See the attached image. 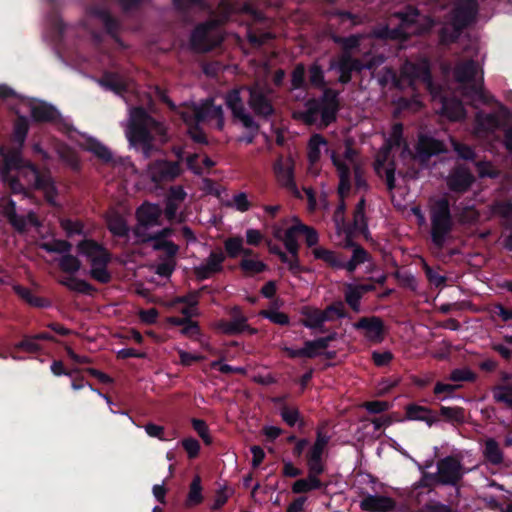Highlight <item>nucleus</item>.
<instances>
[{"mask_svg":"<svg viewBox=\"0 0 512 512\" xmlns=\"http://www.w3.org/2000/svg\"><path fill=\"white\" fill-rule=\"evenodd\" d=\"M49 25L53 33L54 41L60 43L63 40L66 24L55 11H52L49 15Z\"/></svg>","mask_w":512,"mask_h":512,"instance_id":"de8ad7c7","label":"nucleus"},{"mask_svg":"<svg viewBox=\"0 0 512 512\" xmlns=\"http://www.w3.org/2000/svg\"><path fill=\"white\" fill-rule=\"evenodd\" d=\"M182 172L178 161L159 160L152 167V180L154 182L172 181Z\"/></svg>","mask_w":512,"mask_h":512,"instance_id":"412c9836","label":"nucleus"},{"mask_svg":"<svg viewBox=\"0 0 512 512\" xmlns=\"http://www.w3.org/2000/svg\"><path fill=\"white\" fill-rule=\"evenodd\" d=\"M202 487H201V480L199 476H196L191 485H190V491L187 497V505L188 506H195L201 503L202 501Z\"/></svg>","mask_w":512,"mask_h":512,"instance_id":"680f3d73","label":"nucleus"},{"mask_svg":"<svg viewBox=\"0 0 512 512\" xmlns=\"http://www.w3.org/2000/svg\"><path fill=\"white\" fill-rule=\"evenodd\" d=\"M77 251L88 258L91 264L89 275L93 280L101 284H108L112 280L108 270L112 255L103 244L94 239H83L77 244Z\"/></svg>","mask_w":512,"mask_h":512,"instance_id":"f03ea898","label":"nucleus"},{"mask_svg":"<svg viewBox=\"0 0 512 512\" xmlns=\"http://www.w3.org/2000/svg\"><path fill=\"white\" fill-rule=\"evenodd\" d=\"M225 206L234 207L240 212H246L251 208V203L248 200L247 194L245 192H240L233 196L232 201L226 202Z\"/></svg>","mask_w":512,"mask_h":512,"instance_id":"69168bd1","label":"nucleus"},{"mask_svg":"<svg viewBox=\"0 0 512 512\" xmlns=\"http://www.w3.org/2000/svg\"><path fill=\"white\" fill-rule=\"evenodd\" d=\"M98 84L105 90L112 91L117 95L127 92V84L121 75L116 72L105 71L102 76L97 79Z\"/></svg>","mask_w":512,"mask_h":512,"instance_id":"bb28decb","label":"nucleus"},{"mask_svg":"<svg viewBox=\"0 0 512 512\" xmlns=\"http://www.w3.org/2000/svg\"><path fill=\"white\" fill-rule=\"evenodd\" d=\"M226 254L230 258H237L243 251V238L240 236L229 237L224 242Z\"/></svg>","mask_w":512,"mask_h":512,"instance_id":"bf43d9fd","label":"nucleus"},{"mask_svg":"<svg viewBox=\"0 0 512 512\" xmlns=\"http://www.w3.org/2000/svg\"><path fill=\"white\" fill-rule=\"evenodd\" d=\"M309 84L316 89H323L327 87V82L325 80V73L323 68L317 63L314 62L309 66Z\"/></svg>","mask_w":512,"mask_h":512,"instance_id":"37998d69","label":"nucleus"},{"mask_svg":"<svg viewBox=\"0 0 512 512\" xmlns=\"http://www.w3.org/2000/svg\"><path fill=\"white\" fill-rule=\"evenodd\" d=\"M174 234V229L171 227H165L153 234H147L145 235L139 242L141 243H149L153 242V244H158L161 242H170L171 240H168L169 237H171Z\"/></svg>","mask_w":512,"mask_h":512,"instance_id":"13d9d810","label":"nucleus"},{"mask_svg":"<svg viewBox=\"0 0 512 512\" xmlns=\"http://www.w3.org/2000/svg\"><path fill=\"white\" fill-rule=\"evenodd\" d=\"M448 379L452 382H474L476 374L468 368H456L451 371Z\"/></svg>","mask_w":512,"mask_h":512,"instance_id":"0e129e2a","label":"nucleus"},{"mask_svg":"<svg viewBox=\"0 0 512 512\" xmlns=\"http://www.w3.org/2000/svg\"><path fill=\"white\" fill-rule=\"evenodd\" d=\"M249 92L248 105L254 114L264 120H269L275 114V108L269 98L271 89H265L258 84L247 87Z\"/></svg>","mask_w":512,"mask_h":512,"instance_id":"9d476101","label":"nucleus"},{"mask_svg":"<svg viewBox=\"0 0 512 512\" xmlns=\"http://www.w3.org/2000/svg\"><path fill=\"white\" fill-rule=\"evenodd\" d=\"M86 150L93 153L104 163H110L112 161L113 157L109 148L94 138H89L87 140Z\"/></svg>","mask_w":512,"mask_h":512,"instance_id":"58836bf2","label":"nucleus"},{"mask_svg":"<svg viewBox=\"0 0 512 512\" xmlns=\"http://www.w3.org/2000/svg\"><path fill=\"white\" fill-rule=\"evenodd\" d=\"M461 385L459 384H448L437 382L434 386V394L439 399H445L452 397L457 389H459Z\"/></svg>","mask_w":512,"mask_h":512,"instance_id":"774afa93","label":"nucleus"},{"mask_svg":"<svg viewBox=\"0 0 512 512\" xmlns=\"http://www.w3.org/2000/svg\"><path fill=\"white\" fill-rule=\"evenodd\" d=\"M322 486L319 478L314 476L307 475L304 479L297 480L292 487L293 492L295 493H305L314 489H318Z\"/></svg>","mask_w":512,"mask_h":512,"instance_id":"09e8293b","label":"nucleus"},{"mask_svg":"<svg viewBox=\"0 0 512 512\" xmlns=\"http://www.w3.org/2000/svg\"><path fill=\"white\" fill-rule=\"evenodd\" d=\"M429 214L431 242L436 249L442 250L454 228L449 199L441 197L435 200L430 207Z\"/></svg>","mask_w":512,"mask_h":512,"instance_id":"7ed1b4c3","label":"nucleus"},{"mask_svg":"<svg viewBox=\"0 0 512 512\" xmlns=\"http://www.w3.org/2000/svg\"><path fill=\"white\" fill-rule=\"evenodd\" d=\"M442 114L452 121L465 118L466 111L461 101L444 99L442 102Z\"/></svg>","mask_w":512,"mask_h":512,"instance_id":"72a5a7b5","label":"nucleus"},{"mask_svg":"<svg viewBox=\"0 0 512 512\" xmlns=\"http://www.w3.org/2000/svg\"><path fill=\"white\" fill-rule=\"evenodd\" d=\"M322 312L325 314L326 321H332L335 317L339 319H343L348 317V313L345 310L344 304L342 301H335L332 304L328 305Z\"/></svg>","mask_w":512,"mask_h":512,"instance_id":"4d7b16f0","label":"nucleus"},{"mask_svg":"<svg viewBox=\"0 0 512 512\" xmlns=\"http://www.w3.org/2000/svg\"><path fill=\"white\" fill-rule=\"evenodd\" d=\"M21 150L22 148L17 145V148L9 151L5 156L6 166L16 169L20 175L26 177L28 182L33 183L35 189L43 191L46 202L56 207L58 189L50 171H41L37 165L24 159Z\"/></svg>","mask_w":512,"mask_h":512,"instance_id":"f257e3e1","label":"nucleus"},{"mask_svg":"<svg viewBox=\"0 0 512 512\" xmlns=\"http://www.w3.org/2000/svg\"><path fill=\"white\" fill-rule=\"evenodd\" d=\"M59 283L71 291L86 295H91L94 292H96V288L92 284H90L86 280L79 279L73 276L64 280H60Z\"/></svg>","mask_w":512,"mask_h":512,"instance_id":"e433bc0d","label":"nucleus"},{"mask_svg":"<svg viewBox=\"0 0 512 512\" xmlns=\"http://www.w3.org/2000/svg\"><path fill=\"white\" fill-rule=\"evenodd\" d=\"M28 132V118L24 115H18L13 125L12 139L20 148H23Z\"/></svg>","mask_w":512,"mask_h":512,"instance_id":"f704fd0d","label":"nucleus"},{"mask_svg":"<svg viewBox=\"0 0 512 512\" xmlns=\"http://www.w3.org/2000/svg\"><path fill=\"white\" fill-rule=\"evenodd\" d=\"M231 320H220L217 327L226 335H237L244 331L254 335L257 333V329L252 328L247 323V317L243 315L240 307L235 306L232 308Z\"/></svg>","mask_w":512,"mask_h":512,"instance_id":"2eb2a0df","label":"nucleus"},{"mask_svg":"<svg viewBox=\"0 0 512 512\" xmlns=\"http://www.w3.org/2000/svg\"><path fill=\"white\" fill-rule=\"evenodd\" d=\"M312 254L315 259L322 260L332 269H341L342 267V255L333 250L319 246L313 248Z\"/></svg>","mask_w":512,"mask_h":512,"instance_id":"2f4dec72","label":"nucleus"},{"mask_svg":"<svg viewBox=\"0 0 512 512\" xmlns=\"http://www.w3.org/2000/svg\"><path fill=\"white\" fill-rule=\"evenodd\" d=\"M385 158L377 159L375 162V172L382 176V172L385 174L386 186L388 191H393L396 187L395 184V170L396 166L394 161H391L387 167H385Z\"/></svg>","mask_w":512,"mask_h":512,"instance_id":"c9c22d12","label":"nucleus"},{"mask_svg":"<svg viewBox=\"0 0 512 512\" xmlns=\"http://www.w3.org/2000/svg\"><path fill=\"white\" fill-rule=\"evenodd\" d=\"M387 152L393 147H400L404 145V150L409 151V146L403 138V124L395 123L392 126L390 137L387 140Z\"/></svg>","mask_w":512,"mask_h":512,"instance_id":"a18cd8bd","label":"nucleus"},{"mask_svg":"<svg viewBox=\"0 0 512 512\" xmlns=\"http://www.w3.org/2000/svg\"><path fill=\"white\" fill-rule=\"evenodd\" d=\"M13 291L18 297L32 307L48 308L51 306V301L49 299L34 295L29 288L22 285H14Z\"/></svg>","mask_w":512,"mask_h":512,"instance_id":"7c9ffc66","label":"nucleus"},{"mask_svg":"<svg viewBox=\"0 0 512 512\" xmlns=\"http://www.w3.org/2000/svg\"><path fill=\"white\" fill-rule=\"evenodd\" d=\"M367 68H370V66L366 65L361 59L346 53H340L337 59H331L329 62V70L339 72L337 81L342 85L351 82L353 72L360 73Z\"/></svg>","mask_w":512,"mask_h":512,"instance_id":"1a4fd4ad","label":"nucleus"},{"mask_svg":"<svg viewBox=\"0 0 512 512\" xmlns=\"http://www.w3.org/2000/svg\"><path fill=\"white\" fill-rule=\"evenodd\" d=\"M462 31L463 29H460L458 26H452L451 24L442 27L439 31L440 43L444 45L455 43L459 39Z\"/></svg>","mask_w":512,"mask_h":512,"instance_id":"3c124183","label":"nucleus"},{"mask_svg":"<svg viewBox=\"0 0 512 512\" xmlns=\"http://www.w3.org/2000/svg\"><path fill=\"white\" fill-rule=\"evenodd\" d=\"M445 151L446 148L442 141L431 136L420 135L415 147L414 158L418 160L421 165H426L432 156L439 155Z\"/></svg>","mask_w":512,"mask_h":512,"instance_id":"4468645a","label":"nucleus"},{"mask_svg":"<svg viewBox=\"0 0 512 512\" xmlns=\"http://www.w3.org/2000/svg\"><path fill=\"white\" fill-rule=\"evenodd\" d=\"M300 234L305 236V242L308 247H314L319 242V235L315 228L310 227L299 220Z\"/></svg>","mask_w":512,"mask_h":512,"instance_id":"338daca9","label":"nucleus"},{"mask_svg":"<svg viewBox=\"0 0 512 512\" xmlns=\"http://www.w3.org/2000/svg\"><path fill=\"white\" fill-rule=\"evenodd\" d=\"M93 15L103 24L106 33L114 39H117L120 30L119 21L106 8L97 7L93 9Z\"/></svg>","mask_w":512,"mask_h":512,"instance_id":"c756f323","label":"nucleus"},{"mask_svg":"<svg viewBox=\"0 0 512 512\" xmlns=\"http://www.w3.org/2000/svg\"><path fill=\"white\" fill-rule=\"evenodd\" d=\"M331 40L340 45L342 48L341 53L352 55V51L357 50L360 47L361 38L359 35H350L348 37L333 34Z\"/></svg>","mask_w":512,"mask_h":512,"instance_id":"4c0bfd02","label":"nucleus"},{"mask_svg":"<svg viewBox=\"0 0 512 512\" xmlns=\"http://www.w3.org/2000/svg\"><path fill=\"white\" fill-rule=\"evenodd\" d=\"M510 117V110L503 104H498L493 112L478 111L474 117L475 134L482 136L494 133L505 127Z\"/></svg>","mask_w":512,"mask_h":512,"instance_id":"423d86ee","label":"nucleus"},{"mask_svg":"<svg viewBox=\"0 0 512 512\" xmlns=\"http://www.w3.org/2000/svg\"><path fill=\"white\" fill-rule=\"evenodd\" d=\"M478 68L477 62L469 59L455 67L454 77L457 82L463 85V95L465 97L472 101L489 104L493 97L485 92L482 82L478 83L475 79Z\"/></svg>","mask_w":512,"mask_h":512,"instance_id":"20e7f679","label":"nucleus"},{"mask_svg":"<svg viewBox=\"0 0 512 512\" xmlns=\"http://www.w3.org/2000/svg\"><path fill=\"white\" fill-rule=\"evenodd\" d=\"M496 402L512 407V385H497L492 390Z\"/></svg>","mask_w":512,"mask_h":512,"instance_id":"6e6d98bb","label":"nucleus"},{"mask_svg":"<svg viewBox=\"0 0 512 512\" xmlns=\"http://www.w3.org/2000/svg\"><path fill=\"white\" fill-rule=\"evenodd\" d=\"M321 90L322 95L319 99L322 105V124L327 127L337 119V114L340 110V91L329 87Z\"/></svg>","mask_w":512,"mask_h":512,"instance_id":"f3484780","label":"nucleus"},{"mask_svg":"<svg viewBox=\"0 0 512 512\" xmlns=\"http://www.w3.org/2000/svg\"><path fill=\"white\" fill-rule=\"evenodd\" d=\"M301 315L303 318L300 320V323L304 327L318 330L321 333L327 331V328L324 326L326 322L325 314L319 308L303 306L301 308Z\"/></svg>","mask_w":512,"mask_h":512,"instance_id":"5701e85b","label":"nucleus"},{"mask_svg":"<svg viewBox=\"0 0 512 512\" xmlns=\"http://www.w3.org/2000/svg\"><path fill=\"white\" fill-rule=\"evenodd\" d=\"M365 207H366V200H365V198L362 197L356 204V207L353 212V226L357 231H359L363 234L366 231H368L367 218L365 215Z\"/></svg>","mask_w":512,"mask_h":512,"instance_id":"a19ab883","label":"nucleus"},{"mask_svg":"<svg viewBox=\"0 0 512 512\" xmlns=\"http://www.w3.org/2000/svg\"><path fill=\"white\" fill-rule=\"evenodd\" d=\"M0 213L7 219L8 223L19 234L26 233V219L18 215L16 211V202L10 196L0 198Z\"/></svg>","mask_w":512,"mask_h":512,"instance_id":"aec40b11","label":"nucleus"},{"mask_svg":"<svg viewBox=\"0 0 512 512\" xmlns=\"http://www.w3.org/2000/svg\"><path fill=\"white\" fill-rule=\"evenodd\" d=\"M274 172L278 183L284 187L295 198H302L294 178V170L292 166L284 165L278 161L274 165Z\"/></svg>","mask_w":512,"mask_h":512,"instance_id":"4be33fe9","label":"nucleus"},{"mask_svg":"<svg viewBox=\"0 0 512 512\" xmlns=\"http://www.w3.org/2000/svg\"><path fill=\"white\" fill-rule=\"evenodd\" d=\"M226 105L231 110L233 118L240 121L246 129L254 131L259 130V124L246 112L238 89H232L227 93Z\"/></svg>","mask_w":512,"mask_h":512,"instance_id":"ddd939ff","label":"nucleus"},{"mask_svg":"<svg viewBox=\"0 0 512 512\" xmlns=\"http://www.w3.org/2000/svg\"><path fill=\"white\" fill-rule=\"evenodd\" d=\"M308 474L318 478L324 472L322 454L309 452L307 458Z\"/></svg>","mask_w":512,"mask_h":512,"instance_id":"603ef678","label":"nucleus"},{"mask_svg":"<svg viewBox=\"0 0 512 512\" xmlns=\"http://www.w3.org/2000/svg\"><path fill=\"white\" fill-rule=\"evenodd\" d=\"M281 350L290 359L302 357L312 359L320 355V352L318 348H316V345L313 343V340L304 341L303 347L299 349H293L291 347L284 346Z\"/></svg>","mask_w":512,"mask_h":512,"instance_id":"473e14b6","label":"nucleus"},{"mask_svg":"<svg viewBox=\"0 0 512 512\" xmlns=\"http://www.w3.org/2000/svg\"><path fill=\"white\" fill-rule=\"evenodd\" d=\"M163 210L159 204L144 201L136 208L135 218L137 220L136 226L132 229L133 235L141 240L148 233V229L156 226H161V216Z\"/></svg>","mask_w":512,"mask_h":512,"instance_id":"0eeeda50","label":"nucleus"},{"mask_svg":"<svg viewBox=\"0 0 512 512\" xmlns=\"http://www.w3.org/2000/svg\"><path fill=\"white\" fill-rule=\"evenodd\" d=\"M344 297L345 302L354 312H360V303L363 296L361 295L359 290L355 288V284H345Z\"/></svg>","mask_w":512,"mask_h":512,"instance_id":"c03bdc74","label":"nucleus"},{"mask_svg":"<svg viewBox=\"0 0 512 512\" xmlns=\"http://www.w3.org/2000/svg\"><path fill=\"white\" fill-rule=\"evenodd\" d=\"M219 25L220 21L218 19H208L196 25L190 35L191 49L196 52L210 51L213 48L210 33Z\"/></svg>","mask_w":512,"mask_h":512,"instance_id":"f8f14e48","label":"nucleus"},{"mask_svg":"<svg viewBox=\"0 0 512 512\" xmlns=\"http://www.w3.org/2000/svg\"><path fill=\"white\" fill-rule=\"evenodd\" d=\"M462 476L460 463L453 458H446L438 464V477L444 484H454Z\"/></svg>","mask_w":512,"mask_h":512,"instance_id":"b1692460","label":"nucleus"},{"mask_svg":"<svg viewBox=\"0 0 512 512\" xmlns=\"http://www.w3.org/2000/svg\"><path fill=\"white\" fill-rule=\"evenodd\" d=\"M182 119L188 125L189 137L196 143L207 145L208 139L203 129L199 126L200 123L194 122L187 116V113L182 114Z\"/></svg>","mask_w":512,"mask_h":512,"instance_id":"79ce46f5","label":"nucleus"},{"mask_svg":"<svg viewBox=\"0 0 512 512\" xmlns=\"http://www.w3.org/2000/svg\"><path fill=\"white\" fill-rule=\"evenodd\" d=\"M327 145V140L321 134H313L308 142V160L315 164L321 157V146Z\"/></svg>","mask_w":512,"mask_h":512,"instance_id":"ea45409f","label":"nucleus"},{"mask_svg":"<svg viewBox=\"0 0 512 512\" xmlns=\"http://www.w3.org/2000/svg\"><path fill=\"white\" fill-rule=\"evenodd\" d=\"M360 507L367 512H389L395 508V501L383 495H368L362 499Z\"/></svg>","mask_w":512,"mask_h":512,"instance_id":"393cba45","label":"nucleus"},{"mask_svg":"<svg viewBox=\"0 0 512 512\" xmlns=\"http://www.w3.org/2000/svg\"><path fill=\"white\" fill-rule=\"evenodd\" d=\"M226 255L221 251H211L205 262L194 267L193 272L198 281L209 279L212 275L223 271Z\"/></svg>","mask_w":512,"mask_h":512,"instance_id":"a211bd4d","label":"nucleus"},{"mask_svg":"<svg viewBox=\"0 0 512 512\" xmlns=\"http://www.w3.org/2000/svg\"><path fill=\"white\" fill-rule=\"evenodd\" d=\"M239 267L242 271L249 274H258L267 270V265L264 262L247 258H243L240 261Z\"/></svg>","mask_w":512,"mask_h":512,"instance_id":"052dcab7","label":"nucleus"},{"mask_svg":"<svg viewBox=\"0 0 512 512\" xmlns=\"http://www.w3.org/2000/svg\"><path fill=\"white\" fill-rule=\"evenodd\" d=\"M475 181L471 171L463 166L456 167L448 176L447 186L455 193L467 192Z\"/></svg>","mask_w":512,"mask_h":512,"instance_id":"6ab92c4d","label":"nucleus"},{"mask_svg":"<svg viewBox=\"0 0 512 512\" xmlns=\"http://www.w3.org/2000/svg\"><path fill=\"white\" fill-rule=\"evenodd\" d=\"M477 13V0H458L450 12L449 24L464 30L475 21Z\"/></svg>","mask_w":512,"mask_h":512,"instance_id":"9b49d317","label":"nucleus"},{"mask_svg":"<svg viewBox=\"0 0 512 512\" xmlns=\"http://www.w3.org/2000/svg\"><path fill=\"white\" fill-rule=\"evenodd\" d=\"M58 265L61 271L73 275L80 270L82 263L76 256L68 253L60 258Z\"/></svg>","mask_w":512,"mask_h":512,"instance_id":"8fccbe9b","label":"nucleus"},{"mask_svg":"<svg viewBox=\"0 0 512 512\" xmlns=\"http://www.w3.org/2000/svg\"><path fill=\"white\" fill-rule=\"evenodd\" d=\"M61 227L68 237L85 235L84 224L80 220L64 219L61 221Z\"/></svg>","mask_w":512,"mask_h":512,"instance_id":"e2e57ef3","label":"nucleus"},{"mask_svg":"<svg viewBox=\"0 0 512 512\" xmlns=\"http://www.w3.org/2000/svg\"><path fill=\"white\" fill-rule=\"evenodd\" d=\"M31 117L37 123H53L60 118L59 111L51 104L40 102L31 107Z\"/></svg>","mask_w":512,"mask_h":512,"instance_id":"a878e982","label":"nucleus"},{"mask_svg":"<svg viewBox=\"0 0 512 512\" xmlns=\"http://www.w3.org/2000/svg\"><path fill=\"white\" fill-rule=\"evenodd\" d=\"M305 66L303 63H298L291 72V89L292 90H307L308 83L305 79Z\"/></svg>","mask_w":512,"mask_h":512,"instance_id":"49530a36","label":"nucleus"},{"mask_svg":"<svg viewBox=\"0 0 512 512\" xmlns=\"http://www.w3.org/2000/svg\"><path fill=\"white\" fill-rule=\"evenodd\" d=\"M139 121H132L127 130V138L134 147L140 146L145 157H149L153 150V136L147 124L154 119L142 108L138 109Z\"/></svg>","mask_w":512,"mask_h":512,"instance_id":"39448f33","label":"nucleus"},{"mask_svg":"<svg viewBox=\"0 0 512 512\" xmlns=\"http://www.w3.org/2000/svg\"><path fill=\"white\" fill-rule=\"evenodd\" d=\"M106 224L109 232L119 238H128L130 228L123 215L118 212H113L107 215Z\"/></svg>","mask_w":512,"mask_h":512,"instance_id":"c85d7f7f","label":"nucleus"},{"mask_svg":"<svg viewBox=\"0 0 512 512\" xmlns=\"http://www.w3.org/2000/svg\"><path fill=\"white\" fill-rule=\"evenodd\" d=\"M417 81L431 85L432 75L430 68L426 64L407 61L402 65L400 75L394 77L393 85L398 89H403L406 86L413 87Z\"/></svg>","mask_w":512,"mask_h":512,"instance_id":"6e6552de","label":"nucleus"},{"mask_svg":"<svg viewBox=\"0 0 512 512\" xmlns=\"http://www.w3.org/2000/svg\"><path fill=\"white\" fill-rule=\"evenodd\" d=\"M356 330H364V336L372 343H381L386 335L384 321L378 316L361 317L353 324Z\"/></svg>","mask_w":512,"mask_h":512,"instance_id":"dca6fc26","label":"nucleus"},{"mask_svg":"<svg viewBox=\"0 0 512 512\" xmlns=\"http://www.w3.org/2000/svg\"><path fill=\"white\" fill-rule=\"evenodd\" d=\"M173 6L177 12L187 15L193 7L205 9L207 7L205 0H172Z\"/></svg>","mask_w":512,"mask_h":512,"instance_id":"864d4df0","label":"nucleus"},{"mask_svg":"<svg viewBox=\"0 0 512 512\" xmlns=\"http://www.w3.org/2000/svg\"><path fill=\"white\" fill-rule=\"evenodd\" d=\"M72 244L63 239H53L51 242L44 243L43 249L48 253H59V254H68L72 250Z\"/></svg>","mask_w":512,"mask_h":512,"instance_id":"5fc2aeb1","label":"nucleus"},{"mask_svg":"<svg viewBox=\"0 0 512 512\" xmlns=\"http://www.w3.org/2000/svg\"><path fill=\"white\" fill-rule=\"evenodd\" d=\"M187 116L191 118L194 122L201 123L206 119H222V108L221 106H216L212 103V101L207 102L201 106H195L193 113H187Z\"/></svg>","mask_w":512,"mask_h":512,"instance_id":"cd10ccee","label":"nucleus"}]
</instances>
